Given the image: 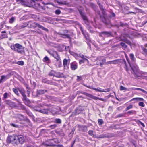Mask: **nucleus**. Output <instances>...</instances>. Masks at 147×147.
Wrapping results in <instances>:
<instances>
[{
	"mask_svg": "<svg viewBox=\"0 0 147 147\" xmlns=\"http://www.w3.org/2000/svg\"><path fill=\"white\" fill-rule=\"evenodd\" d=\"M79 57L82 58L84 61H87L88 62V60L87 59V57L84 56V55L82 54H79Z\"/></svg>",
	"mask_w": 147,
	"mask_h": 147,
	"instance_id": "obj_25",
	"label": "nucleus"
},
{
	"mask_svg": "<svg viewBox=\"0 0 147 147\" xmlns=\"http://www.w3.org/2000/svg\"><path fill=\"white\" fill-rule=\"evenodd\" d=\"M19 91L23 96V97L26 96V94H25V91L24 90H20Z\"/></svg>",
	"mask_w": 147,
	"mask_h": 147,
	"instance_id": "obj_28",
	"label": "nucleus"
},
{
	"mask_svg": "<svg viewBox=\"0 0 147 147\" xmlns=\"http://www.w3.org/2000/svg\"><path fill=\"white\" fill-rule=\"evenodd\" d=\"M27 26H28V22L24 23L22 25H17L15 26V28L18 30H20Z\"/></svg>",
	"mask_w": 147,
	"mask_h": 147,
	"instance_id": "obj_9",
	"label": "nucleus"
},
{
	"mask_svg": "<svg viewBox=\"0 0 147 147\" xmlns=\"http://www.w3.org/2000/svg\"><path fill=\"white\" fill-rule=\"evenodd\" d=\"M5 102L6 104L9 105L10 107H17V106L15 105V103L12 102L8 100H6Z\"/></svg>",
	"mask_w": 147,
	"mask_h": 147,
	"instance_id": "obj_12",
	"label": "nucleus"
},
{
	"mask_svg": "<svg viewBox=\"0 0 147 147\" xmlns=\"http://www.w3.org/2000/svg\"><path fill=\"white\" fill-rule=\"evenodd\" d=\"M130 58L131 59V60L133 61H134L135 59L134 57V55L133 54H131L130 55Z\"/></svg>",
	"mask_w": 147,
	"mask_h": 147,
	"instance_id": "obj_45",
	"label": "nucleus"
},
{
	"mask_svg": "<svg viewBox=\"0 0 147 147\" xmlns=\"http://www.w3.org/2000/svg\"><path fill=\"white\" fill-rule=\"evenodd\" d=\"M85 61L83 60H80L79 61V63L80 64H81L82 63H84V61Z\"/></svg>",
	"mask_w": 147,
	"mask_h": 147,
	"instance_id": "obj_59",
	"label": "nucleus"
},
{
	"mask_svg": "<svg viewBox=\"0 0 147 147\" xmlns=\"http://www.w3.org/2000/svg\"><path fill=\"white\" fill-rule=\"evenodd\" d=\"M98 122L99 125H101L103 123V121L102 119H98Z\"/></svg>",
	"mask_w": 147,
	"mask_h": 147,
	"instance_id": "obj_39",
	"label": "nucleus"
},
{
	"mask_svg": "<svg viewBox=\"0 0 147 147\" xmlns=\"http://www.w3.org/2000/svg\"><path fill=\"white\" fill-rule=\"evenodd\" d=\"M63 74L59 72H55V77H56L58 78H61L63 76Z\"/></svg>",
	"mask_w": 147,
	"mask_h": 147,
	"instance_id": "obj_24",
	"label": "nucleus"
},
{
	"mask_svg": "<svg viewBox=\"0 0 147 147\" xmlns=\"http://www.w3.org/2000/svg\"><path fill=\"white\" fill-rule=\"evenodd\" d=\"M78 127L80 131L83 132H86L88 131L87 127L86 126L78 125Z\"/></svg>",
	"mask_w": 147,
	"mask_h": 147,
	"instance_id": "obj_8",
	"label": "nucleus"
},
{
	"mask_svg": "<svg viewBox=\"0 0 147 147\" xmlns=\"http://www.w3.org/2000/svg\"><path fill=\"white\" fill-rule=\"evenodd\" d=\"M58 4L59 5H61V4H65V5L66 4V3L65 2H62L61 1H59L58 0V1H57V2Z\"/></svg>",
	"mask_w": 147,
	"mask_h": 147,
	"instance_id": "obj_41",
	"label": "nucleus"
},
{
	"mask_svg": "<svg viewBox=\"0 0 147 147\" xmlns=\"http://www.w3.org/2000/svg\"><path fill=\"white\" fill-rule=\"evenodd\" d=\"M88 134L91 136L93 135V130H89L88 132Z\"/></svg>",
	"mask_w": 147,
	"mask_h": 147,
	"instance_id": "obj_47",
	"label": "nucleus"
},
{
	"mask_svg": "<svg viewBox=\"0 0 147 147\" xmlns=\"http://www.w3.org/2000/svg\"><path fill=\"white\" fill-rule=\"evenodd\" d=\"M80 30H81L83 34L84 35L86 39L88 38V34L85 31H84L83 30V28L81 27L80 28Z\"/></svg>",
	"mask_w": 147,
	"mask_h": 147,
	"instance_id": "obj_18",
	"label": "nucleus"
},
{
	"mask_svg": "<svg viewBox=\"0 0 147 147\" xmlns=\"http://www.w3.org/2000/svg\"><path fill=\"white\" fill-rule=\"evenodd\" d=\"M82 94H84V95L87 96L88 97L90 98H92L93 99L95 100L97 98L96 97L94 96L92 94H88L86 92H84Z\"/></svg>",
	"mask_w": 147,
	"mask_h": 147,
	"instance_id": "obj_14",
	"label": "nucleus"
},
{
	"mask_svg": "<svg viewBox=\"0 0 147 147\" xmlns=\"http://www.w3.org/2000/svg\"><path fill=\"white\" fill-rule=\"evenodd\" d=\"M119 38L120 39L119 40V41H123L126 43L127 44H128L129 45L131 46V42L127 39L125 38H122L121 36L120 37H119Z\"/></svg>",
	"mask_w": 147,
	"mask_h": 147,
	"instance_id": "obj_11",
	"label": "nucleus"
},
{
	"mask_svg": "<svg viewBox=\"0 0 147 147\" xmlns=\"http://www.w3.org/2000/svg\"><path fill=\"white\" fill-rule=\"evenodd\" d=\"M89 30L91 33H93L94 32V31L93 30H92L91 28L90 27L89 28Z\"/></svg>",
	"mask_w": 147,
	"mask_h": 147,
	"instance_id": "obj_60",
	"label": "nucleus"
},
{
	"mask_svg": "<svg viewBox=\"0 0 147 147\" xmlns=\"http://www.w3.org/2000/svg\"><path fill=\"white\" fill-rule=\"evenodd\" d=\"M67 59H65L63 60V64L64 66L65 67L67 65Z\"/></svg>",
	"mask_w": 147,
	"mask_h": 147,
	"instance_id": "obj_35",
	"label": "nucleus"
},
{
	"mask_svg": "<svg viewBox=\"0 0 147 147\" xmlns=\"http://www.w3.org/2000/svg\"><path fill=\"white\" fill-rule=\"evenodd\" d=\"M49 110L48 109H42L39 110H37L39 112L44 114H47L48 113V111Z\"/></svg>",
	"mask_w": 147,
	"mask_h": 147,
	"instance_id": "obj_17",
	"label": "nucleus"
},
{
	"mask_svg": "<svg viewBox=\"0 0 147 147\" xmlns=\"http://www.w3.org/2000/svg\"><path fill=\"white\" fill-rule=\"evenodd\" d=\"M55 13L56 14L59 15L61 13L60 10L59 9H57L55 10Z\"/></svg>",
	"mask_w": 147,
	"mask_h": 147,
	"instance_id": "obj_42",
	"label": "nucleus"
},
{
	"mask_svg": "<svg viewBox=\"0 0 147 147\" xmlns=\"http://www.w3.org/2000/svg\"><path fill=\"white\" fill-rule=\"evenodd\" d=\"M10 76V75L9 74H8L6 76L3 75L1 76V78L0 79V83L8 79Z\"/></svg>",
	"mask_w": 147,
	"mask_h": 147,
	"instance_id": "obj_10",
	"label": "nucleus"
},
{
	"mask_svg": "<svg viewBox=\"0 0 147 147\" xmlns=\"http://www.w3.org/2000/svg\"><path fill=\"white\" fill-rule=\"evenodd\" d=\"M112 63H113L112 62V61H109L107 62L106 63V64H107V65H108V64H113Z\"/></svg>",
	"mask_w": 147,
	"mask_h": 147,
	"instance_id": "obj_58",
	"label": "nucleus"
},
{
	"mask_svg": "<svg viewBox=\"0 0 147 147\" xmlns=\"http://www.w3.org/2000/svg\"><path fill=\"white\" fill-rule=\"evenodd\" d=\"M16 44L14 45H12L11 46V49L12 50H14L16 51V47H15Z\"/></svg>",
	"mask_w": 147,
	"mask_h": 147,
	"instance_id": "obj_51",
	"label": "nucleus"
},
{
	"mask_svg": "<svg viewBox=\"0 0 147 147\" xmlns=\"http://www.w3.org/2000/svg\"><path fill=\"white\" fill-rule=\"evenodd\" d=\"M99 7L101 10H102L104 9L103 8L102 6V5H99Z\"/></svg>",
	"mask_w": 147,
	"mask_h": 147,
	"instance_id": "obj_62",
	"label": "nucleus"
},
{
	"mask_svg": "<svg viewBox=\"0 0 147 147\" xmlns=\"http://www.w3.org/2000/svg\"><path fill=\"white\" fill-rule=\"evenodd\" d=\"M47 91V90H38L37 91V94H43L45 92Z\"/></svg>",
	"mask_w": 147,
	"mask_h": 147,
	"instance_id": "obj_23",
	"label": "nucleus"
},
{
	"mask_svg": "<svg viewBox=\"0 0 147 147\" xmlns=\"http://www.w3.org/2000/svg\"><path fill=\"white\" fill-rule=\"evenodd\" d=\"M133 107V105H130L129 106H128L127 108L125 109V111H127L128 110L131 109Z\"/></svg>",
	"mask_w": 147,
	"mask_h": 147,
	"instance_id": "obj_31",
	"label": "nucleus"
},
{
	"mask_svg": "<svg viewBox=\"0 0 147 147\" xmlns=\"http://www.w3.org/2000/svg\"><path fill=\"white\" fill-rule=\"evenodd\" d=\"M77 81L79 82L81 80H82V77L81 76H77Z\"/></svg>",
	"mask_w": 147,
	"mask_h": 147,
	"instance_id": "obj_54",
	"label": "nucleus"
},
{
	"mask_svg": "<svg viewBox=\"0 0 147 147\" xmlns=\"http://www.w3.org/2000/svg\"><path fill=\"white\" fill-rule=\"evenodd\" d=\"M56 127L57 125L56 124H54L50 126L49 127L52 129H54Z\"/></svg>",
	"mask_w": 147,
	"mask_h": 147,
	"instance_id": "obj_49",
	"label": "nucleus"
},
{
	"mask_svg": "<svg viewBox=\"0 0 147 147\" xmlns=\"http://www.w3.org/2000/svg\"><path fill=\"white\" fill-rule=\"evenodd\" d=\"M28 27L29 28H32V27L36 28L38 27L44 30L48 31V30L47 29L42 26L41 25H40L38 23L36 22H33L31 21L28 22Z\"/></svg>",
	"mask_w": 147,
	"mask_h": 147,
	"instance_id": "obj_1",
	"label": "nucleus"
},
{
	"mask_svg": "<svg viewBox=\"0 0 147 147\" xmlns=\"http://www.w3.org/2000/svg\"><path fill=\"white\" fill-rule=\"evenodd\" d=\"M104 137V136L101 135L99 136V138H103Z\"/></svg>",
	"mask_w": 147,
	"mask_h": 147,
	"instance_id": "obj_63",
	"label": "nucleus"
},
{
	"mask_svg": "<svg viewBox=\"0 0 147 147\" xmlns=\"http://www.w3.org/2000/svg\"><path fill=\"white\" fill-rule=\"evenodd\" d=\"M140 124L143 127H145V125L142 122H140Z\"/></svg>",
	"mask_w": 147,
	"mask_h": 147,
	"instance_id": "obj_64",
	"label": "nucleus"
},
{
	"mask_svg": "<svg viewBox=\"0 0 147 147\" xmlns=\"http://www.w3.org/2000/svg\"><path fill=\"white\" fill-rule=\"evenodd\" d=\"M13 90L16 94L18 95V91L17 89L13 88Z\"/></svg>",
	"mask_w": 147,
	"mask_h": 147,
	"instance_id": "obj_48",
	"label": "nucleus"
},
{
	"mask_svg": "<svg viewBox=\"0 0 147 147\" xmlns=\"http://www.w3.org/2000/svg\"><path fill=\"white\" fill-rule=\"evenodd\" d=\"M71 68L72 69L75 70L77 68V65L74 63H72L71 64Z\"/></svg>",
	"mask_w": 147,
	"mask_h": 147,
	"instance_id": "obj_22",
	"label": "nucleus"
},
{
	"mask_svg": "<svg viewBox=\"0 0 147 147\" xmlns=\"http://www.w3.org/2000/svg\"><path fill=\"white\" fill-rule=\"evenodd\" d=\"M92 89L95 90L96 91L99 92H104L103 90H102L101 88H92Z\"/></svg>",
	"mask_w": 147,
	"mask_h": 147,
	"instance_id": "obj_27",
	"label": "nucleus"
},
{
	"mask_svg": "<svg viewBox=\"0 0 147 147\" xmlns=\"http://www.w3.org/2000/svg\"><path fill=\"white\" fill-rule=\"evenodd\" d=\"M123 116V114H120L118 115L117 116V117H122Z\"/></svg>",
	"mask_w": 147,
	"mask_h": 147,
	"instance_id": "obj_61",
	"label": "nucleus"
},
{
	"mask_svg": "<svg viewBox=\"0 0 147 147\" xmlns=\"http://www.w3.org/2000/svg\"><path fill=\"white\" fill-rule=\"evenodd\" d=\"M115 15L113 12H112L111 13V15L110 16V17H114L115 16Z\"/></svg>",
	"mask_w": 147,
	"mask_h": 147,
	"instance_id": "obj_55",
	"label": "nucleus"
},
{
	"mask_svg": "<svg viewBox=\"0 0 147 147\" xmlns=\"http://www.w3.org/2000/svg\"><path fill=\"white\" fill-rule=\"evenodd\" d=\"M102 13L103 14V16H102L101 15H100V12L99 11H97V13L99 15H100V18L102 20V21L103 22H104L105 24H107V22L106 20V19L107 17V15L106 14V13L105 12V11L104 10V9L102 10Z\"/></svg>",
	"mask_w": 147,
	"mask_h": 147,
	"instance_id": "obj_7",
	"label": "nucleus"
},
{
	"mask_svg": "<svg viewBox=\"0 0 147 147\" xmlns=\"http://www.w3.org/2000/svg\"><path fill=\"white\" fill-rule=\"evenodd\" d=\"M17 64L20 65H22L24 64V62L22 61H19L17 62Z\"/></svg>",
	"mask_w": 147,
	"mask_h": 147,
	"instance_id": "obj_34",
	"label": "nucleus"
},
{
	"mask_svg": "<svg viewBox=\"0 0 147 147\" xmlns=\"http://www.w3.org/2000/svg\"><path fill=\"white\" fill-rule=\"evenodd\" d=\"M10 125L13 127H16V128H18L19 127V126L18 125H16L14 124L13 123H11Z\"/></svg>",
	"mask_w": 147,
	"mask_h": 147,
	"instance_id": "obj_52",
	"label": "nucleus"
},
{
	"mask_svg": "<svg viewBox=\"0 0 147 147\" xmlns=\"http://www.w3.org/2000/svg\"><path fill=\"white\" fill-rule=\"evenodd\" d=\"M17 135H9L8 136L7 139V142L8 143H12L16 144V141Z\"/></svg>",
	"mask_w": 147,
	"mask_h": 147,
	"instance_id": "obj_2",
	"label": "nucleus"
},
{
	"mask_svg": "<svg viewBox=\"0 0 147 147\" xmlns=\"http://www.w3.org/2000/svg\"><path fill=\"white\" fill-rule=\"evenodd\" d=\"M84 86H86V87H87V88H90V89H92V87H91V86H87L86 84H82Z\"/></svg>",
	"mask_w": 147,
	"mask_h": 147,
	"instance_id": "obj_57",
	"label": "nucleus"
},
{
	"mask_svg": "<svg viewBox=\"0 0 147 147\" xmlns=\"http://www.w3.org/2000/svg\"><path fill=\"white\" fill-rule=\"evenodd\" d=\"M43 61L44 62H47L49 61V59L46 56L44 58Z\"/></svg>",
	"mask_w": 147,
	"mask_h": 147,
	"instance_id": "obj_32",
	"label": "nucleus"
},
{
	"mask_svg": "<svg viewBox=\"0 0 147 147\" xmlns=\"http://www.w3.org/2000/svg\"><path fill=\"white\" fill-rule=\"evenodd\" d=\"M14 18L13 17H12L10 19L9 21V22L10 23H12L14 22Z\"/></svg>",
	"mask_w": 147,
	"mask_h": 147,
	"instance_id": "obj_43",
	"label": "nucleus"
},
{
	"mask_svg": "<svg viewBox=\"0 0 147 147\" xmlns=\"http://www.w3.org/2000/svg\"><path fill=\"white\" fill-rule=\"evenodd\" d=\"M16 141V144H22L24 142V137L22 135H17Z\"/></svg>",
	"mask_w": 147,
	"mask_h": 147,
	"instance_id": "obj_5",
	"label": "nucleus"
},
{
	"mask_svg": "<svg viewBox=\"0 0 147 147\" xmlns=\"http://www.w3.org/2000/svg\"><path fill=\"white\" fill-rule=\"evenodd\" d=\"M49 53L57 59L59 64L58 65V67H60L61 66V61L60 57L57 54V52L56 51H54L52 53Z\"/></svg>",
	"mask_w": 147,
	"mask_h": 147,
	"instance_id": "obj_4",
	"label": "nucleus"
},
{
	"mask_svg": "<svg viewBox=\"0 0 147 147\" xmlns=\"http://www.w3.org/2000/svg\"><path fill=\"white\" fill-rule=\"evenodd\" d=\"M134 100H136L137 101H144V100L143 98H142L138 97L133 98V99L131 100L130 101H131Z\"/></svg>",
	"mask_w": 147,
	"mask_h": 147,
	"instance_id": "obj_21",
	"label": "nucleus"
},
{
	"mask_svg": "<svg viewBox=\"0 0 147 147\" xmlns=\"http://www.w3.org/2000/svg\"><path fill=\"white\" fill-rule=\"evenodd\" d=\"M19 105H20V108H19V109H22L23 110H24L25 109V108L24 107V106L22 105L20 103Z\"/></svg>",
	"mask_w": 147,
	"mask_h": 147,
	"instance_id": "obj_33",
	"label": "nucleus"
},
{
	"mask_svg": "<svg viewBox=\"0 0 147 147\" xmlns=\"http://www.w3.org/2000/svg\"><path fill=\"white\" fill-rule=\"evenodd\" d=\"M55 72L53 71H50L49 74V75L50 76H52L54 77Z\"/></svg>",
	"mask_w": 147,
	"mask_h": 147,
	"instance_id": "obj_30",
	"label": "nucleus"
},
{
	"mask_svg": "<svg viewBox=\"0 0 147 147\" xmlns=\"http://www.w3.org/2000/svg\"><path fill=\"white\" fill-rule=\"evenodd\" d=\"M120 90L121 91H123L126 90L127 88L123 86H120Z\"/></svg>",
	"mask_w": 147,
	"mask_h": 147,
	"instance_id": "obj_50",
	"label": "nucleus"
},
{
	"mask_svg": "<svg viewBox=\"0 0 147 147\" xmlns=\"http://www.w3.org/2000/svg\"><path fill=\"white\" fill-rule=\"evenodd\" d=\"M22 100L26 104H28L30 103V100L27 98L26 96L23 97Z\"/></svg>",
	"mask_w": 147,
	"mask_h": 147,
	"instance_id": "obj_15",
	"label": "nucleus"
},
{
	"mask_svg": "<svg viewBox=\"0 0 147 147\" xmlns=\"http://www.w3.org/2000/svg\"><path fill=\"white\" fill-rule=\"evenodd\" d=\"M96 98H97L95 100H96L97 99H98L101 101H105V100L104 99H102L101 98H99L98 97H96Z\"/></svg>",
	"mask_w": 147,
	"mask_h": 147,
	"instance_id": "obj_56",
	"label": "nucleus"
},
{
	"mask_svg": "<svg viewBox=\"0 0 147 147\" xmlns=\"http://www.w3.org/2000/svg\"><path fill=\"white\" fill-rule=\"evenodd\" d=\"M58 34L61 37L64 38H70V37L69 36L68 34H61L60 33H58Z\"/></svg>",
	"mask_w": 147,
	"mask_h": 147,
	"instance_id": "obj_19",
	"label": "nucleus"
},
{
	"mask_svg": "<svg viewBox=\"0 0 147 147\" xmlns=\"http://www.w3.org/2000/svg\"><path fill=\"white\" fill-rule=\"evenodd\" d=\"M134 113H135V114L136 111L134 110L130 111L127 112V114H134Z\"/></svg>",
	"mask_w": 147,
	"mask_h": 147,
	"instance_id": "obj_37",
	"label": "nucleus"
},
{
	"mask_svg": "<svg viewBox=\"0 0 147 147\" xmlns=\"http://www.w3.org/2000/svg\"><path fill=\"white\" fill-rule=\"evenodd\" d=\"M16 117L19 119L20 121H26L29 122V120L26 117H24V115L20 114H17L16 115Z\"/></svg>",
	"mask_w": 147,
	"mask_h": 147,
	"instance_id": "obj_6",
	"label": "nucleus"
},
{
	"mask_svg": "<svg viewBox=\"0 0 147 147\" xmlns=\"http://www.w3.org/2000/svg\"><path fill=\"white\" fill-rule=\"evenodd\" d=\"M119 61L118 60H115L114 61H112V63L113 64H117L119 63Z\"/></svg>",
	"mask_w": 147,
	"mask_h": 147,
	"instance_id": "obj_38",
	"label": "nucleus"
},
{
	"mask_svg": "<svg viewBox=\"0 0 147 147\" xmlns=\"http://www.w3.org/2000/svg\"><path fill=\"white\" fill-rule=\"evenodd\" d=\"M55 122L57 123H61V120L59 119H56L55 120Z\"/></svg>",
	"mask_w": 147,
	"mask_h": 147,
	"instance_id": "obj_46",
	"label": "nucleus"
},
{
	"mask_svg": "<svg viewBox=\"0 0 147 147\" xmlns=\"http://www.w3.org/2000/svg\"><path fill=\"white\" fill-rule=\"evenodd\" d=\"M138 105L139 106L142 107H144L145 106V105L144 103L142 102H140L138 103Z\"/></svg>",
	"mask_w": 147,
	"mask_h": 147,
	"instance_id": "obj_44",
	"label": "nucleus"
},
{
	"mask_svg": "<svg viewBox=\"0 0 147 147\" xmlns=\"http://www.w3.org/2000/svg\"><path fill=\"white\" fill-rule=\"evenodd\" d=\"M8 96V94L7 93H5L3 94V100L6 99L7 97Z\"/></svg>",
	"mask_w": 147,
	"mask_h": 147,
	"instance_id": "obj_36",
	"label": "nucleus"
},
{
	"mask_svg": "<svg viewBox=\"0 0 147 147\" xmlns=\"http://www.w3.org/2000/svg\"><path fill=\"white\" fill-rule=\"evenodd\" d=\"M26 113L30 117H33V116L32 114V113L30 112L29 111H26Z\"/></svg>",
	"mask_w": 147,
	"mask_h": 147,
	"instance_id": "obj_29",
	"label": "nucleus"
},
{
	"mask_svg": "<svg viewBox=\"0 0 147 147\" xmlns=\"http://www.w3.org/2000/svg\"><path fill=\"white\" fill-rule=\"evenodd\" d=\"M137 90H141V91H142V92H143L144 93H145V94H147V92L144 90L143 89H141L140 88H138Z\"/></svg>",
	"mask_w": 147,
	"mask_h": 147,
	"instance_id": "obj_40",
	"label": "nucleus"
},
{
	"mask_svg": "<svg viewBox=\"0 0 147 147\" xmlns=\"http://www.w3.org/2000/svg\"><path fill=\"white\" fill-rule=\"evenodd\" d=\"M105 62V59H102L101 60L97 61L96 62V64L98 65H100L101 66H102L104 63Z\"/></svg>",
	"mask_w": 147,
	"mask_h": 147,
	"instance_id": "obj_16",
	"label": "nucleus"
},
{
	"mask_svg": "<svg viewBox=\"0 0 147 147\" xmlns=\"http://www.w3.org/2000/svg\"><path fill=\"white\" fill-rule=\"evenodd\" d=\"M101 34L106 36L107 37H109L111 36V33L110 32L103 31L101 32Z\"/></svg>",
	"mask_w": 147,
	"mask_h": 147,
	"instance_id": "obj_20",
	"label": "nucleus"
},
{
	"mask_svg": "<svg viewBox=\"0 0 147 147\" xmlns=\"http://www.w3.org/2000/svg\"><path fill=\"white\" fill-rule=\"evenodd\" d=\"M119 45L121 46L122 48L124 50H125L127 48V45L125 43L122 42L120 43L119 44L116 45L115 47L118 46Z\"/></svg>",
	"mask_w": 147,
	"mask_h": 147,
	"instance_id": "obj_13",
	"label": "nucleus"
},
{
	"mask_svg": "<svg viewBox=\"0 0 147 147\" xmlns=\"http://www.w3.org/2000/svg\"><path fill=\"white\" fill-rule=\"evenodd\" d=\"M15 47H16V51L18 53L21 54L25 53L24 48L20 45L18 43L16 44Z\"/></svg>",
	"mask_w": 147,
	"mask_h": 147,
	"instance_id": "obj_3",
	"label": "nucleus"
},
{
	"mask_svg": "<svg viewBox=\"0 0 147 147\" xmlns=\"http://www.w3.org/2000/svg\"><path fill=\"white\" fill-rule=\"evenodd\" d=\"M111 90V89L110 88L106 89L105 90H104L103 92H107L110 91Z\"/></svg>",
	"mask_w": 147,
	"mask_h": 147,
	"instance_id": "obj_53",
	"label": "nucleus"
},
{
	"mask_svg": "<svg viewBox=\"0 0 147 147\" xmlns=\"http://www.w3.org/2000/svg\"><path fill=\"white\" fill-rule=\"evenodd\" d=\"M82 17L83 19L84 20L86 24H88V21L87 20V17L85 15H82Z\"/></svg>",
	"mask_w": 147,
	"mask_h": 147,
	"instance_id": "obj_26",
	"label": "nucleus"
}]
</instances>
